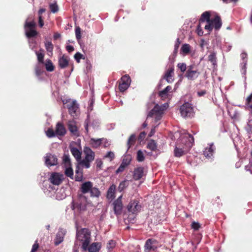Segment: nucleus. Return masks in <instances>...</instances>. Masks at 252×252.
Wrapping results in <instances>:
<instances>
[{
	"mask_svg": "<svg viewBox=\"0 0 252 252\" xmlns=\"http://www.w3.org/2000/svg\"><path fill=\"white\" fill-rule=\"evenodd\" d=\"M50 8L51 11L53 13H55L58 11V7L56 3L50 4Z\"/></svg>",
	"mask_w": 252,
	"mask_h": 252,
	"instance_id": "obj_50",
	"label": "nucleus"
},
{
	"mask_svg": "<svg viewBox=\"0 0 252 252\" xmlns=\"http://www.w3.org/2000/svg\"><path fill=\"white\" fill-rule=\"evenodd\" d=\"M144 175V168L137 167L134 170L133 177L135 180L140 179Z\"/></svg>",
	"mask_w": 252,
	"mask_h": 252,
	"instance_id": "obj_21",
	"label": "nucleus"
},
{
	"mask_svg": "<svg viewBox=\"0 0 252 252\" xmlns=\"http://www.w3.org/2000/svg\"><path fill=\"white\" fill-rule=\"evenodd\" d=\"M84 153L85 157L84 159L80 160V165L89 168L90 167V163L94 159L95 153L88 147H84Z\"/></svg>",
	"mask_w": 252,
	"mask_h": 252,
	"instance_id": "obj_2",
	"label": "nucleus"
},
{
	"mask_svg": "<svg viewBox=\"0 0 252 252\" xmlns=\"http://www.w3.org/2000/svg\"><path fill=\"white\" fill-rule=\"evenodd\" d=\"M209 61L213 63V64H215L216 63V54L213 53L208 56Z\"/></svg>",
	"mask_w": 252,
	"mask_h": 252,
	"instance_id": "obj_46",
	"label": "nucleus"
},
{
	"mask_svg": "<svg viewBox=\"0 0 252 252\" xmlns=\"http://www.w3.org/2000/svg\"><path fill=\"white\" fill-rule=\"evenodd\" d=\"M126 167L122 163H121L120 167L118 168V169L116 170L117 173H119L123 171L124 169H125Z\"/></svg>",
	"mask_w": 252,
	"mask_h": 252,
	"instance_id": "obj_58",
	"label": "nucleus"
},
{
	"mask_svg": "<svg viewBox=\"0 0 252 252\" xmlns=\"http://www.w3.org/2000/svg\"><path fill=\"white\" fill-rule=\"evenodd\" d=\"M213 28L210 21L209 22H207V24L204 27L205 30L208 31V33H209L210 32L212 31Z\"/></svg>",
	"mask_w": 252,
	"mask_h": 252,
	"instance_id": "obj_51",
	"label": "nucleus"
},
{
	"mask_svg": "<svg viewBox=\"0 0 252 252\" xmlns=\"http://www.w3.org/2000/svg\"><path fill=\"white\" fill-rule=\"evenodd\" d=\"M155 132V127L152 129L150 133L149 134V136H152Z\"/></svg>",
	"mask_w": 252,
	"mask_h": 252,
	"instance_id": "obj_63",
	"label": "nucleus"
},
{
	"mask_svg": "<svg viewBox=\"0 0 252 252\" xmlns=\"http://www.w3.org/2000/svg\"><path fill=\"white\" fill-rule=\"evenodd\" d=\"M91 240V233L88 229L83 228L77 231V242L82 243V248L84 251L87 250Z\"/></svg>",
	"mask_w": 252,
	"mask_h": 252,
	"instance_id": "obj_1",
	"label": "nucleus"
},
{
	"mask_svg": "<svg viewBox=\"0 0 252 252\" xmlns=\"http://www.w3.org/2000/svg\"><path fill=\"white\" fill-rule=\"evenodd\" d=\"M168 106L167 104L165 103L162 106L156 105L154 108L149 113L147 118L149 117H155V122H157L161 118L163 112Z\"/></svg>",
	"mask_w": 252,
	"mask_h": 252,
	"instance_id": "obj_4",
	"label": "nucleus"
},
{
	"mask_svg": "<svg viewBox=\"0 0 252 252\" xmlns=\"http://www.w3.org/2000/svg\"><path fill=\"white\" fill-rule=\"evenodd\" d=\"M104 140V139H94L91 138L90 141V143L93 148H98L102 142Z\"/></svg>",
	"mask_w": 252,
	"mask_h": 252,
	"instance_id": "obj_25",
	"label": "nucleus"
},
{
	"mask_svg": "<svg viewBox=\"0 0 252 252\" xmlns=\"http://www.w3.org/2000/svg\"><path fill=\"white\" fill-rule=\"evenodd\" d=\"M210 14L209 12H205L202 13L199 20V23L202 24L203 23L206 22H209L211 21L210 19Z\"/></svg>",
	"mask_w": 252,
	"mask_h": 252,
	"instance_id": "obj_28",
	"label": "nucleus"
},
{
	"mask_svg": "<svg viewBox=\"0 0 252 252\" xmlns=\"http://www.w3.org/2000/svg\"><path fill=\"white\" fill-rule=\"evenodd\" d=\"M69 149L72 155L75 158L78 162V165H80V160H81L82 152L77 148L73 146L72 144L69 146Z\"/></svg>",
	"mask_w": 252,
	"mask_h": 252,
	"instance_id": "obj_13",
	"label": "nucleus"
},
{
	"mask_svg": "<svg viewBox=\"0 0 252 252\" xmlns=\"http://www.w3.org/2000/svg\"><path fill=\"white\" fill-rule=\"evenodd\" d=\"M66 129L63 125L61 123H58L55 127V132L57 136H63L66 133Z\"/></svg>",
	"mask_w": 252,
	"mask_h": 252,
	"instance_id": "obj_17",
	"label": "nucleus"
},
{
	"mask_svg": "<svg viewBox=\"0 0 252 252\" xmlns=\"http://www.w3.org/2000/svg\"><path fill=\"white\" fill-rule=\"evenodd\" d=\"M45 47L47 51L52 53L53 49V45L51 42L45 43Z\"/></svg>",
	"mask_w": 252,
	"mask_h": 252,
	"instance_id": "obj_45",
	"label": "nucleus"
},
{
	"mask_svg": "<svg viewBox=\"0 0 252 252\" xmlns=\"http://www.w3.org/2000/svg\"><path fill=\"white\" fill-rule=\"evenodd\" d=\"M172 87L168 86L165 89L159 92V95L162 98H165L167 96L168 93L171 92Z\"/></svg>",
	"mask_w": 252,
	"mask_h": 252,
	"instance_id": "obj_30",
	"label": "nucleus"
},
{
	"mask_svg": "<svg viewBox=\"0 0 252 252\" xmlns=\"http://www.w3.org/2000/svg\"><path fill=\"white\" fill-rule=\"evenodd\" d=\"M75 172L77 174L75 176L76 180L78 181H81L82 179V173L81 171H79V168L78 166L77 167V169Z\"/></svg>",
	"mask_w": 252,
	"mask_h": 252,
	"instance_id": "obj_38",
	"label": "nucleus"
},
{
	"mask_svg": "<svg viewBox=\"0 0 252 252\" xmlns=\"http://www.w3.org/2000/svg\"><path fill=\"white\" fill-rule=\"evenodd\" d=\"M137 159L138 161H142L144 160V156L143 152L139 150L137 153Z\"/></svg>",
	"mask_w": 252,
	"mask_h": 252,
	"instance_id": "obj_42",
	"label": "nucleus"
},
{
	"mask_svg": "<svg viewBox=\"0 0 252 252\" xmlns=\"http://www.w3.org/2000/svg\"><path fill=\"white\" fill-rule=\"evenodd\" d=\"M35 54L37 57V60L39 62L41 63H43V59L44 57V54L43 53V50L40 49L39 52H35Z\"/></svg>",
	"mask_w": 252,
	"mask_h": 252,
	"instance_id": "obj_32",
	"label": "nucleus"
},
{
	"mask_svg": "<svg viewBox=\"0 0 252 252\" xmlns=\"http://www.w3.org/2000/svg\"><path fill=\"white\" fill-rule=\"evenodd\" d=\"M177 66L183 72H185L187 69L186 64L184 63H179L178 64Z\"/></svg>",
	"mask_w": 252,
	"mask_h": 252,
	"instance_id": "obj_53",
	"label": "nucleus"
},
{
	"mask_svg": "<svg viewBox=\"0 0 252 252\" xmlns=\"http://www.w3.org/2000/svg\"><path fill=\"white\" fill-rule=\"evenodd\" d=\"M201 24H202L199 23L197 28V32L199 36H202L203 34V32L201 28Z\"/></svg>",
	"mask_w": 252,
	"mask_h": 252,
	"instance_id": "obj_54",
	"label": "nucleus"
},
{
	"mask_svg": "<svg viewBox=\"0 0 252 252\" xmlns=\"http://www.w3.org/2000/svg\"><path fill=\"white\" fill-rule=\"evenodd\" d=\"M129 212L132 213H136L140 211L141 209V205L139 204V202L137 200L131 201L127 207Z\"/></svg>",
	"mask_w": 252,
	"mask_h": 252,
	"instance_id": "obj_10",
	"label": "nucleus"
},
{
	"mask_svg": "<svg viewBox=\"0 0 252 252\" xmlns=\"http://www.w3.org/2000/svg\"><path fill=\"white\" fill-rule=\"evenodd\" d=\"M115 157V155L112 152H109L105 156V158H108L110 161H112Z\"/></svg>",
	"mask_w": 252,
	"mask_h": 252,
	"instance_id": "obj_49",
	"label": "nucleus"
},
{
	"mask_svg": "<svg viewBox=\"0 0 252 252\" xmlns=\"http://www.w3.org/2000/svg\"><path fill=\"white\" fill-rule=\"evenodd\" d=\"M157 147V144L155 141L153 140H151L148 145L147 148L150 149L152 151H155L156 150Z\"/></svg>",
	"mask_w": 252,
	"mask_h": 252,
	"instance_id": "obj_35",
	"label": "nucleus"
},
{
	"mask_svg": "<svg viewBox=\"0 0 252 252\" xmlns=\"http://www.w3.org/2000/svg\"><path fill=\"white\" fill-rule=\"evenodd\" d=\"M46 135L48 137H53L56 135L55 131H54V130L52 128H49L46 131Z\"/></svg>",
	"mask_w": 252,
	"mask_h": 252,
	"instance_id": "obj_40",
	"label": "nucleus"
},
{
	"mask_svg": "<svg viewBox=\"0 0 252 252\" xmlns=\"http://www.w3.org/2000/svg\"><path fill=\"white\" fill-rule=\"evenodd\" d=\"M36 24L34 21L25 22L24 28L26 35L28 37H32L35 36L37 34V32L35 30Z\"/></svg>",
	"mask_w": 252,
	"mask_h": 252,
	"instance_id": "obj_5",
	"label": "nucleus"
},
{
	"mask_svg": "<svg viewBox=\"0 0 252 252\" xmlns=\"http://www.w3.org/2000/svg\"><path fill=\"white\" fill-rule=\"evenodd\" d=\"M158 247L157 242L155 240L148 239L145 245V251L146 252H150L155 251Z\"/></svg>",
	"mask_w": 252,
	"mask_h": 252,
	"instance_id": "obj_12",
	"label": "nucleus"
},
{
	"mask_svg": "<svg viewBox=\"0 0 252 252\" xmlns=\"http://www.w3.org/2000/svg\"><path fill=\"white\" fill-rule=\"evenodd\" d=\"M136 140V137L134 134H132L129 137L128 141H127V146L128 148H129L131 146L133 145L135 143Z\"/></svg>",
	"mask_w": 252,
	"mask_h": 252,
	"instance_id": "obj_34",
	"label": "nucleus"
},
{
	"mask_svg": "<svg viewBox=\"0 0 252 252\" xmlns=\"http://www.w3.org/2000/svg\"><path fill=\"white\" fill-rule=\"evenodd\" d=\"M93 186V183L91 182H85L81 185L80 190L83 193L90 192Z\"/></svg>",
	"mask_w": 252,
	"mask_h": 252,
	"instance_id": "obj_20",
	"label": "nucleus"
},
{
	"mask_svg": "<svg viewBox=\"0 0 252 252\" xmlns=\"http://www.w3.org/2000/svg\"><path fill=\"white\" fill-rule=\"evenodd\" d=\"M67 126L69 130L73 135L76 136H79L78 127L74 120L69 121L67 123Z\"/></svg>",
	"mask_w": 252,
	"mask_h": 252,
	"instance_id": "obj_14",
	"label": "nucleus"
},
{
	"mask_svg": "<svg viewBox=\"0 0 252 252\" xmlns=\"http://www.w3.org/2000/svg\"><path fill=\"white\" fill-rule=\"evenodd\" d=\"M192 68V66H190L186 74V77L190 80H194L199 75V72L196 70H193Z\"/></svg>",
	"mask_w": 252,
	"mask_h": 252,
	"instance_id": "obj_18",
	"label": "nucleus"
},
{
	"mask_svg": "<svg viewBox=\"0 0 252 252\" xmlns=\"http://www.w3.org/2000/svg\"><path fill=\"white\" fill-rule=\"evenodd\" d=\"M66 103H68L67 108L69 114L73 118L76 117L79 108L78 105L76 101L69 99L67 100Z\"/></svg>",
	"mask_w": 252,
	"mask_h": 252,
	"instance_id": "obj_7",
	"label": "nucleus"
},
{
	"mask_svg": "<svg viewBox=\"0 0 252 252\" xmlns=\"http://www.w3.org/2000/svg\"><path fill=\"white\" fill-rule=\"evenodd\" d=\"M45 11V9L44 8H41L38 11V14L39 15H41L42 13L44 12Z\"/></svg>",
	"mask_w": 252,
	"mask_h": 252,
	"instance_id": "obj_64",
	"label": "nucleus"
},
{
	"mask_svg": "<svg viewBox=\"0 0 252 252\" xmlns=\"http://www.w3.org/2000/svg\"><path fill=\"white\" fill-rule=\"evenodd\" d=\"M63 161L64 162L65 166H70L71 163L70 158L67 155H64L63 157Z\"/></svg>",
	"mask_w": 252,
	"mask_h": 252,
	"instance_id": "obj_37",
	"label": "nucleus"
},
{
	"mask_svg": "<svg viewBox=\"0 0 252 252\" xmlns=\"http://www.w3.org/2000/svg\"><path fill=\"white\" fill-rule=\"evenodd\" d=\"M186 137L188 138V145L185 149H181V147L179 146H175L174 149V155L176 157H180L183 155L187 153L190 148L192 146L194 142L193 137L189 133H186Z\"/></svg>",
	"mask_w": 252,
	"mask_h": 252,
	"instance_id": "obj_3",
	"label": "nucleus"
},
{
	"mask_svg": "<svg viewBox=\"0 0 252 252\" xmlns=\"http://www.w3.org/2000/svg\"><path fill=\"white\" fill-rule=\"evenodd\" d=\"M210 22L213 28H215L217 30H219L221 26V19L218 16H216L213 19H211Z\"/></svg>",
	"mask_w": 252,
	"mask_h": 252,
	"instance_id": "obj_23",
	"label": "nucleus"
},
{
	"mask_svg": "<svg viewBox=\"0 0 252 252\" xmlns=\"http://www.w3.org/2000/svg\"><path fill=\"white\" fill-rule=\"evenodd\" d=\"M145 134H146L144 132L140 133V134L139 136V138H140V139L144 138L145 137Z\"/></svg>",
	"mask_w": 252,
	"mask_h": 252,
	"instance_id": "obj_62",
	"label": "nucleus"
},
{
	"mask_svg": "<svg viewBox=\"0 0 252 252\" xmlns=\"http://www.w3.org/2000/svg\"><path fill=\"white\" fill-rule=\"evenodd\" d=\"M91 196L98 197L100 195V191L96 187H92L90 192Z\"/></svg>",
	"mask_w": 252,
	"mask_h": 252,
	"instance_id": "obj_31",
	"label": "nucleus"
},
{
	"mask_svg": "<svg viewBox=\"0 0 252 252\" xmlns=\"http://www.w3.org/2000/svg\"><path fill=\"white\" fill-rule=\"evenodd\" d=\"M214 152L213 144H212L209 146L208 147H206L204 151V155L206 158H211L213 156Z\"/></svg>",
	"mask_w": 252,
	"mask_h": 252,
	"instance_id": "obj_26",
	"label": "nucleus"
},
{
	"mask_svg": "<svg viewBox=\"0 0 252 252\" xmlns=\"http://www.w3.org/2000/svg\"><path fill=\"white\" fill-rule=\"evenodd\" d=\"M66 50L69 52H72L74 50V48L71 45H67L66 46Z\"/></svg>",
	"mask_w": 252,
	"mask_h": 252,
	"instance_id": "obj_61",
	"label": "nucleus"
},
{
	"mask_svg": "<svg viewBox=\"0 0 252 252\" xmlns=\"http://www.w3.org/2000/svg\"><path fill=\"white\" fill-rule=\"evenodd\" d=\"M131 160V158L129 157H125L122 161V164L126 167L129 163Z\"/></svg>",
	"mask_w": 252,
	"mask_h": 252,
	"instance_id": "obj_48",
	"label": "nucleus"
},
{
	"mask_svg": "<svg viewBox=\"0 0 252 252\" xmlns=\"http://www.w3.org/2000/svg\"><path fill=\"white\" fill-rule=\"evenodd\" d=\"M131 83V80L129 76L125 75L122 77L119 84V90L121 92L125 91L128 89Z\"/></svg>",
	"mask_w": 252,
	"mask_h": 252,
	"instance_id": "obj_8",
	"label": "nucleus"
},
{
	"mask_svg": "<svg viewBox=\"0 0 252 252\" xmlns=\"http://www.w3.org/2000/svg\"><path fill=\"white\" fill-rule=\"evenodd\" d=\"M45 67L46 70L48 71H52L54 69V66L50 60H46Z\"/></svg>",
	"mask_w": 252,
	"mask_h": 252,
	"instance_id": "obj_33",
	"label": "nucleus"
},
{
	"mask_svg": "<svg viewBox=\"0 0 252 252\" xmlns=\"http://www.w3.org/2000/svg\"><path fill=\"white\" fill-rule=\"evenodd\" d=\"M68 62L69 58L63 55L59 60V66L62 68H65L68 65Z\"/></svg>",
	"mask_w": 252,
	"mask_h": 252,
	"instance_id": "obj_24",
	"label": "nucleus"
},
{
	"mask_svg": "<svg viewBox=\"0 0 252 252\" xmlns=\"http://www.w3.org/2000/svg\"><path fill=\"white\" fill-rule=\"evenodd\" d=\"M38 23H39V26L40 27H42L43 26V25H44V22H43V19L42 18L41 15H39Z\"/></svg>",
	"mask_w": 252,
	"mask_h": 252,
	"instance_id": "obj_59",
	"label": "nucleus"
},
{
	"mask_svg": "<svg viewBox=\"0 0 252 252\" xmlns=\"http://www.w3.org/2000/svg\"><path fill=\"white\" fill-rule=\"evenodd\" d=\"M190 49V48L189 45L188 44H185L182 46L181 48V50L184 54H187L189 53Z\"/></svg>",
	"mask_w": 252,
	"mask_h": 252,
	"instance_id": "obj_36",
	"label": "nucleus"
},
{
	"mask_svg": "<svg viewBox=\"0 0 252 252\" xmlns=\"http://www.w3.org/2000/svg\"><path fill=\"white\" fill-rule=\"evenodd\" d=\"M65 174L68 177L72 178L73 176V170L70 166H65Z\"/></svg>",
	"mask_w": 252,
	"mask_h": 252,
	"instance_id": "obj_39",
	"label": "nucleus"
},
{
	"mask_svg": "<svg viewBox=\"0 0 252 252\" xmlns=\"http://www.w3.org/2000/svg\"><path fill=\"white\" fill-rule=\"evenodd\" d=\"M88 204L87 198L83 194H80L77 202L78 206L80 210H84Z\"/></svg>",
	"mask_w": 252,
	"mask_h": 252,
	"instance_id": "obj_16",
	"label": "nucleus"
},
{
	"mask_svg": "<svg viewBox=\"0 0 252 252\" xmlns=\"http://www.w3.org/2000/svg\"><path fill=\"white\" fill-rule=\"evenodd\" d=\"M83 55L80 53H77L74 55V58L76 60V61L79 63L80 62V60L82 58Z\"/></svg>",
	"mask_w": 252,
	"mask_h": 252,
	"instance_id": "obj_56",
	"label": "nucleus"
},
{
	"mask_svg": "<svg viewBox=\"0 0 252 252\" xmlns=\"http://www.w3.org/2000/svg\"><path fill=\"white\" fill-rule=\"evenodd\" d=\"M174 68H169L165 73L164 78L169 83H171L174 81Z\"/></svg>",
	"mask_w": 252,
	"mask_h": 252,
	"instance_id": "obj_19",
	"label": "nucleus"
},
{
	"mask_svg": "<svg viewBox=\"0 0 252 252\" xmlns=\"http://www.w3.org/2000/svg\"><path fill=\"white\" fill-rule=\"evenodd\" d=\"M248 103L250 105L252 103V94L247 98Z\"/></svg>",
	"mask_w": 252,
	"mask_h": 252,
	"instance_id": "obj_60",
	"label": "nucleus"
},
{
	"mask_svg": "<svg viewBox=\"0 0 252 252\" xmlns=\"http://www.w3.org/2000/svg\"><path fill=\"white\" fill-rule=\"evenodd\" d=\"M180 112L182 116L184 118L191 117L193 114L192 107L189 103H186L181 106Z\"/></svg>",
	"mask_w": 252,
	"mask_h": 252,
	"instance_id": "obj_6",
	"label": "nucleus"
},
{
	"mask_svg": "<svg viewBox=\"0 0 252 252\" xmlns=\"http://www.w3.org/2000/svg\"><path fill=\"white\" fill-rule=\"evenodd\" d=\"M63 178V175L58 173H53L51 174L49 180L53 185H59L62 183Z\"/></svg>",
	"mask_w": 252,
	"mask_h": 252,
	"instance_id": "obj_11",
	"label": "nucleus"
},
{
	"mask_svg": "<svg viewBox=\"0 0 252 252\" xmlns=\"http://www.w3.org/2000/svg\"><path fill=\"white\" fill-rule=\"evenodd\" d=\"M115 189H116V186L114 185H112L109 188L108 191H107V197L109 199H113L115 197Z\"/></svg>",
	"mask_w": 252,
	"mask_h": 252,
	"instance_id": "obj_27",
	"label": "nucleus"
},
{
	"mask_svg": "<svg viewBox=\"0 0 252 252\" xmlns=\"http://www.w3.org/2000/svg\"><path fill=\"white\" fill-rule=\"evenodd\" d=\"M191 227L194 230L196 231L201 227V225L199 222L194 221H192Z\"/></svg>",
	"mask_w": 252,
	"mask_h": 252,
	"instance_id": "obj_41",
	"label": "nucleus"
},
{
	"mask_svg": "<svg viewBox=\"0 0 252 252\" xmlns=\"http://www.w3.org/2000/svg\"><path fill=\"white\" fill-rule=\"evenodd\" d=\"M39 248V244L37 243V241H36L35 243L33 244L31 250V252H36Z\"/></svg>",
	"mask_w": 252,
	"mask_h": 252,
	"instance_id": "obj_55",
	"label": "nucleus"
},
{
	"mask_svg": "<svg viewBox=\"0 0 252 252\" xmlns=\"http://www.w3.org/2000/svg\"><path fill=\"white\" fill-rule=\"evenodd\" d=\"M75 34H76V38L78 40H80L81 37V29L79 27H77L76 28Z\"/></svg>",
	"mask_w": 252,
	"mask_h": 252,
	"instance_id": "obj_52",
	"label": "nucleus"
},
{
	"mask_svg": "<svg viewBox=\"0 0 252 252\" xmlns=\"http://www.w3.org/2000/svg\"><path fill=\"white\" fill-rule=\"evenodd\" d=\"M116 245V243L113 240H110L107 243V248L109 250L113 249Z\"/></svg>",
	"mask_w": 252,
	"mask_h": 252,
	"instance_id": "obj_47",
	"label": "nucleus"
},
{
	"mask_svg": "<svg viewBox=\"0 0 252 252\" xmlns=\"http://www.w3.org/2000/svg\"><path fill=\"white\" fill-rule=\"evenodd\" d=\"M95 163H96V167L98 168H99V169H100L101 168L102 165L103 164V162L100 159H97L95 160Z\"/></svg>",
	"mask_w": 252,
	"mask_h": 252,
	"instance_id": "obj_57",
	"label": "nucleus"
},
{
	"mask_svg": "<svg viewBox=\"0 0 252 252\" xmlns=\"http://www.w3.org/2000/svg\"><path fill=\"white\" fill-rule=\"evenodd\" d=\"M188 145V138L186 137V134L181 137L180 139L178 141L176 146L181 147V149H185V147Z\"/></svg>",
	"mask_w": 252,
	"mask_h": 252,
	"instance_id": "obj_22",
	"label": "nucleus"
},
{
	"mask_svg": "<svg viewBox=\"0 0 252 252\" xmlns=\"http://www.w3.org/2000/svg\"><path fill=\"white\" fill-rule=\"evenodd\" d=\"M127 182L126 181L121 182L118 187V189L120 191H123L127 186Z\"/></svg>",
	"mask_w": 252,
	"mask_h": 252,
	"instance_id": "obj_44",
	"label": "nucleus"
},
{
	"mask_svg": "<svg viewBox=\"0 0 252 252\" xmlns=\"http://www.w3.org/2000/svg\"><path fill=\"white\" fill-rule=\"evenodd\" d=\"M45 162L48 167L56 165L58 164V158L54 155L47 154L45 157Z\"/></svg>",
	"mask_w": 252,
	"mask_h": 252,
	"instance_id": "obj_9",
	"label": "nucleus"
},
{
	"mask_svg": "<svg viewBox=\"0 0 252 252\" xmlns=\"http://www.w3.org/2000/svg\"><path fill=\"white\" fill-rule=\"evenodd\" d=\"M100 244L98 243H93L88 248L89 252H98Z\"/></svg>",
	"mask_w": 252,
	"mask_h": 252,
	"instance_id": "obj_29",
	"label": "nucleus"
},
{
	"mask_svg": "<svg viewBox=\"0 0 252 252\" xmlns=\"http://www.w3.org/2000/svg\"><path fill=\"white\" fill-rule=\"evenodd\" d=\"M122 195H121L114 202V209L116 214H120L123 209V204L122 202Z\"/></svg>",
	"mask_w": 252,
	"mask_h": 252,
	"instance_id": "obj_15",
	"label": "nucleus"
},
{
	"mask_svg": "<svg viewBox=\"0 0 252 252\" xmlns=\"http://www.w3.org/2000/svg\"><path fill=\"white\" fill-rule=\"evenodd\" d=\"M63 241V237L62 236V235L60 234V233L59 232L57 234L56 239L55 243L56 245H58L60 243H61Z\"/></svg>",
	"mask_w": 252,
	"mask_h": 252,
	"instance_id": "obj_43",
	"label": "nucleus"
}]
</instances>
